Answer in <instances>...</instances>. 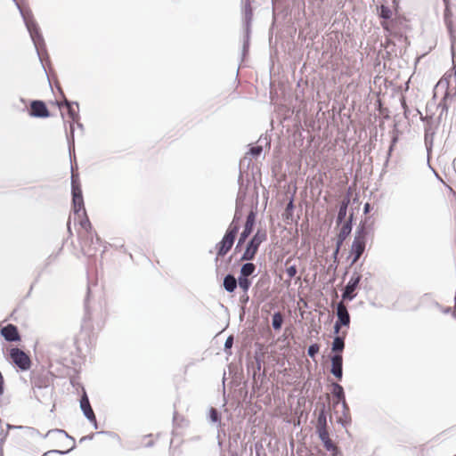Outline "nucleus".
Instances as JSON below:
<instances>
[{
  "label": "nucleus",
  "instance_id": "a19ab883",
  "mask_svg": "<svg viewBox=\"0 0 456 456\" xmlns=\"http://www.w3.org/2000/svg\"><path fill=\"white\" fill-rule=\"evenodd\" d=\"M251 280L249 278H246L244 276L238 277V285L242 289L243 292H248L251 286Z\"/></svg>",
  "mask_w": 456,
  "mask_h": 456
},
{
  "label": "nucleus",
  "instance_id": "9d476101",
  "mask_svg": "<svg viewBox=\"0 0 456 456\" xmlns=\"http://www.w3.org/2000/svg\"><path fill=\"white\" fill-rule=\"evenodd\" d=\"M28 115L36 118H46L51 116L46 103L42 100H32L29 103Z\"/></svg>",
  "mask_w": 456,
  "mask_h": 456
},
{
  "label": "nucleus",
  "instance_id": "6ab92c4d",
  "mask_svg": "<svg viewBox=\"0 0 456 456\" xmlns=\"http://www.w3.org/2000/svg\"><path fill=\"white\" fill-rule=\"evenodd\" d=\"M366 243H367V241H365V240H362L360 239L354 238V240H353V243L351 246V250H350V253L352 255V261H351L350 265H353L354 264H355L358 261V259L361 257V256L362 255V253L365 250Z\"/></svg>",
  "mask_w": 456,
  "mask_h": 456
},
{
  "label": "nucleus",
  "instance_id": "393cba45",
  "mask_svg": "<svg viewBox=\"0 0 456 456\" xmlns=\"http://www.w3.org/2000/svg\"><path fill=\"white\" fill-rule=\"evenodd\" d=\"M332 391L331 394L335 397L336 401L333 402V407L335 408L338 403H342V402H346V395L344 387L337 383L333 382L331 384Z\"/></svg>",
  "mask_w": 456,
  "mask_h": 456
},
{
  "label": "nucleus",
  "instance_id": "aec40b11",
  "mask_svg": "<svg viewBox=\"0 0 456 456\" xmlns=\"http://www.w3.org/2000/svg\"><path fill=\"white\" fill-rule=\"evenodd\" d=\"M350 204V192H348L339 202L338 211L336 218L337 225H340L345 223L347 219V208Z\"/></svg>",
  "mask_w": 456,
  "mask_h": 456
},
{
  "label": "nucleus",
  "instance_id": "680f3d73",
  "mask_svg": "<svg viewBox=\"0 0 456 456\" xmlns=\"http://www.w3.org/2000/svg\"><path fill=\"white\" fill-rule=\"evenodd\" d=\"M90 423H92V425L94 426V428L95 429L98 428V423H97V420H96V417L94 416V420H92V421H89Z\"/></svg>",
  "mask_w": 456,
  "mask_h": 456
},
{
  "label": "nucleus",
  "instance_id": "c9c22d12",
  "mask_svg": "<svg viewBox=\"0 0 456 456\" xmlns=\"http://www.w3.org/2000/svg\"><path fill=\"white\" fill-rule=\"evenodd\" d=\"M294 209H295V205H294V200H293V197H292L289 200V201L288 202V204H287V206L285 208V210H284V212L282 214V217H283L284 221L289 223V220H292Z\"/></svg>",
  "mask_w": 456,
  "mask_h": 456
},
{
  "label": "nucleus",
  "instance_id": "2eb2a0df",
  "mask_svg": "<svg viewBox=\"0 0 456 456\" xmlns=\"http://www.w3.org/2000/svg\"><path fill=\"white\" fill-rule=\"evenodd\" d=\"M331 362L330 373L338 380L343 377V356L341 354H332L330 355Z\"/></svg>",
  "mask_w": 456,
  "mask_h": 456
},
{
  "label": "nucleus",
  "instance_id": "ea45409f",
  "mask_svg": "<svg viewBox=\"0 0 456 456\" xmlns=\"http://www.w3.org/2000/svg\"><path fill=\"white\" fill-rule=\"evenodd\" d=\"M397 141H398L397 136H394L392 138V140H391V143H390L389 148H388L387 152L386 160H385L384 165H383V168H382L383 172H386V168L388 166L389 159L391 158L392 152L394 151V147H395V143L397 142Z\"/></svg>",
  "mask_w": 456,
  "mask_h": 456
},
{
  "label": "nucleus",
  "instance_id": "20e7f679",
  "mask_svg": "<svg viewBox=\"0 0 456 456\" xmlns=\"http://www.w3.org/2000/svg\"><path fill=\"white\" fill-rule=\"evenodd\" d=\"M253 18V11L250 6V3L248 1L246 2L244 5V36H243V44H242V59L246 57L249 51L250 45V35H251V22Z\"/></svg>",
  "mask_w": 456,
  "mask_h": 456
},
{
  "label": "nucleus",
  "instance_id": "4c0bfd02",
  "mask_svg": "<svg viewBox=\"0 0 456 456\" xmlns=\"http://www.w3.org/2000/svg\"><path fill=\"white\" fill-rule=\"evenodd\" d=\"M283 316L280 312H275L272 315V327L274 330H280L282 327Z\"/></svg>",
  "mask_w": 456,
  "mask_h": 456
},
{
  "label": "nucleus",
  "instance_id": "1a4fd4ad",
  "mask_svg": "<svg viewBox=\"0 0 456 456\" xmlns=\"http://www.w3.org/2000/svg\"><path fill=\"white\" fill-rule=\"evenodd\" d=\"M337 321L333 326V333H339L342 326L349 327L350 325V314L346 306L341 302L337 304L336 306Z\"/></svg>",
  "mask_w": 456,
  "mask_h": 456
},
{
  "label": "nucleus",
  "instance_id": "4d7b16f0",
  "mask_svg": "<svg viewBox=\"0 0 456 456\" xmlns=\"http://www.w3.org/2000/svg\"><path fill=\"white\" fill-rule=\"evenodd\" d=\"M345 240H346V239H343V238H341L339 236H337L336 247L335 248H341V247L343 246V243H344Z\"/></svg>",
  "mask_w": 456,
  "mask_h": 456
},
{
  "label": "nucleus",
  "instance_id": "6e6d98bb",
  "mask_svg": "<svg viewBox=\"0 0 456 456\" xmlns=\"http://www.w3.org/2000/svg\"><path fill=\"white\" fill-rule=\"evenodd\" d=\"M331 452V456H343L342 452L337 446L334 447V450L330 451Z\"/></svg>",
  "mask_w": 456,
  "mask_h": 456
},
{
  "label": "nucleus",
  "instance_id": "9b49d317",
  "mask_svg": "<svg viewBox=\"0 0 456 456\" xmlns=\"http://www.w3.org/2000/svg\"><path fill=\"white\" fill-rule=\"evenodd\" d=\"M74 106L75 105H70L69 107H67L68 115L71 118V123L69 124L70 133H69V134H67V140H68V144H69V154H71V151L74 150V145H75V140H74L75 127H74V123L77 122L79 120V118H80L78 110H75Z\"/></svg>",
  "mask_w": 456,
  "mask_h": 456
},
{
  "label": "nucleus",
  "instance_id": "423d86ee",
  "mask_svg": "<svg viewBox=\"0 0 456 456\" xmlns=\"http://www.w3.org/2000/svg\"><path fill=\"white\" fill-rule=\"evenodd\" d=\"M42 436L44 438L49 437L50 439H55V440H59V439H61V438H66V439L71 440L72 443H73L72 446L69 449L66 450V451H61V450L54 449V450H50V451L46 452L45 454L54 453V454L64 455V454H67L69 452H71L76 447L74 437L69 436L63 429H60V428L50 429L45 435H43Z\"/></svg>",
  "mask_w": 456,
  "mask_h": 456
},
{
  "label": "nucleus",
  "instance_id": "a878e982",
  "mask_svg": "<svg viewBox=\"0 0 456 456\" xmlns=\"http://www.w3.org/2000/svg\"><path fill=\"white\" fill-rule=\"evenodd\" d=\"M345 337L346 333L339 335V333H334L333 341L331 343V352L333 354H341L345 349Z\"/></svg>",
  "mask_w": 456,
  "mask_h": 456
},
{
  "label": "nucleus",
  "instance_id": "bf43d9fd",
  "mask_svg": "<svg viewBox=\"0 0 456 456\" xmlns=\"http://www.w3.org/2000/svg\"><path fill=\"white\" fill-rule=\"evenodd\" d=\"M339 251H340V248H335V249L332 253V257L334 259V262L338 261V256Z\"/></svg>",
  "mask_w": 456,
  "mask_h": 456
},
{
  "label": "nucleus",
  "instance_id": "cd10ccee",
  "mask_svg": "<svg viewBox=\"0 0 456 456\" xmlns=\"http://www.w3.org/2000/svg\"><path fill=\"white\" fill-rule=\"evenodd\" d=\"M353 223H354V212L350 213L347 220L342 224V227L340 228V231L338 234V236L346 239L352 232L353 228Z\"/></svg>",
  "mask_w": 456,
  "mask_h": 456
},
{
  "label": "nucleus",
  "instance_id": "f03ea898",
  "mask_svg": "<svg viewBox=\"0 0 456 456\" xmlns=\"http://www.w3.org/2000/svg\"><path fill=\"white\" fill-rule=\"evenodd\" d=\"M12 1L15 3L17 8L20 11V13L23 19L24 24H25V26L29 33L30 38L34 44L38 59H39L40 62L43 63L41 53H42V50L46 52V48H45V39L41 33L40 28H39L37 22L35 20L33 13L29 9L24 10L18 4V2L16 0H12ZM42 66H43L45 72L46 73L44 64H42Z\"/></svg>",
  "mask_w": 456,
  "mask_h": 456
},
{
  "label": "nucleus",
  "instance_id": "bb28decb",
  "mask_svg": "<svg viewBox=\"0 0 456 456\" xmlns=\"http://www.w3.org/2000/svg\"><path fill=\"white\" fill-rule=\"evenodd\" d=\"M237 286H238V279H236L233 274L227 273L224 277L223 287L225 291H227L228 293H232L237 289Z\"/></svg>",
  "mask_w": 456,
  "mask_h": 456
},
{
  "label": "nucleus",
  "instance_id": "79ce46f5",
  "mask_svg": "<svg viewBox=\"0 0 456 456\" xmlns=\"http://www.w3.org/2000/svg\"><path fill=\"white\" fill-rule=\"evenodd\" d=\"M320 350V345L317 343L311 344L307 348V354L310 358L314 359Z\"/></svg>",
  "mask_w": 456,
  "mask_h": 456
},
{
  "label": "nucleus",
  "instance_id": "5fc2aeb1",
  "mask_svg": "<svg viewBox=\"0 0 456 456\" xmlns=\"http://www.w3.org/2000/svg\"><path fill=\"white\" fill-rule=\"evenodd\" d=\"M400 102H401V105H402V108L404 111V115L406 116L407 115V112H408V106H407V103H406V101H405V98L404 97H402L400 99Z\"/></svg>",
  "mask_w": 456,
  "mask_h": 456
},
{
  "label": "nucleus",
  "instance_id": "13d9d810",
  "mask_svg": "<svg viewBox=\"0 0 456 456\" xmlns=\"http://www.w3.org/2000/svg\"><path fill=\"white\" fill-rule=\"evenodd\" d=\"M371 208H372V207L370 203H368V202L365 203L363 206V214L366 215V214L370 213Z\"/></svg>",
  "mask_w": 456,
  "mask_h": 456
},
{
  "label": "nucleus",
  "instance_id": "de8ad7c7",
  "mask_svg": "<svg viewBox=\"0 0 456 456\" xmlns=\"http://www.w3.org/2000/svg\"><path fill=\"white\" fill-rule=\"evenodd\" d=\"M452 16H453V13L451 9V6L449 4H447V6L444 7V21L445 22V21L452 20Z\"/></svg>",
  "mask_w": 456,
  "mask_h": 456
},
{
  "label": "nucleus",
  "instance_id": "774afa93",
  "mask_svg": "<svg viewBox=\"0 0 456 456\" xmlns=\"http://www.w3.org/2000/svg\"><path fill=\"white\" fill-rule=\"evenodd\" d=\"M444 312L445 314H448V313H450V312H451V308H450V307H447V308H445V309H444Z\"/></svg>",
  "mask_w": 456,
  "mask_h": 456
},
{
  "label": "nucleus",
  "instance_id": "f8f14e48",
  "mask_svg": "<svg viewBox=\"0 0 456 456\" xmlns=\"http://www.w3.org/2000/svg\"><path fill=\"white\" fill-rule=\"evenodd\" d=\"M33 393L38 402L45 403L51 399L53 388L48 385H42L41 382H34Z\"/></svg>",
  "mask_w": 456,
  "mask_h": 456
},
{
  "label": "nucleus",
  "instance_id": "39448f33",
  "mask_svg": "<svg viewBox=\"0 0 456 456\" xmlns=\"http://www.w3.org/2000/svg\"><path fill=\"white\" fill-rule=\"evenodd\" d=\"M362 278V275L355 269L342 291L343 300L350 302L356 297L357 293L355 291L359 288Z\"/></svg>",
  "mask_w": 456,
  "mask_h": 456
},
{
  "label": "nucleus",
  "instance_id": "412c9836",
  "mask_svg": "<svg viewBox=\"0 0 456 456\" xmlns=\"http://www.w3.org/2000/svg\"><path fill=\"white\" fill-rule=\"evenodd\" d=\"M79 404H80V409H81L84 416L86 417V419L88 421L94 420V412L91 406L89 398H88L86 391H84L83 395H81V398L79 400Z\"/></svg>",
  "mask_w": 456,
  "mask_h": 456
},
{
  "label": "nucleus",
  "instance_id": "c756f323",
  "mask_svg": "<svg viewBox=\"0 0 456 456\" xmlns=\"http://www.w3.org/2000/svg\"><path fill=\"white\" fill-rule=\"evenodd\" d=\"M318 434V436L320 440L322 441L324 448L327 451L334 450V447L336 446L333 441L330 438L328 429L327 430H321L316 432Z\"/></svg>",
  "mask_w": 456,
  "mask_h": 456
},
{
  "label": "nucleus",
  "instance_id": "c85d7f7f",
  "mask_svg": "<svg viewBox=\"0 0 456 456\" xmlns=\"http://www.w3.org/2000/svg\"><path fill=\"white\" fill-rule=\"evenodd\" d=\"M342 415L338 417V423L343 427H346L351 423L350 409L346 402H342Z\"/></svg>",
  "mask_w": 456,
  "mask_h": 456
},
{
  "label": "nucleus",
  "instance_id": "5701e85b",
  "mask_svg": "<svg viewBox=\"0 0 456 456\" xmlns=\"http://www.w3.org/2000/svg\"><path fill=\"white\" fill-rule=\"evenodd\" d=\"M444 24H445V27L447 28L449 37H450L452 63H453V66H456V61H455L456 54H455V50H454V45L456 43V31L454 28L453 20L445 21Z\"/></svg>",
  "mask_w": 456,
  "mask_h": 456
},
{
  "label": "nucleus",
  "instance_id": "7ed1b4c3",
  "mask_svg": "<svg viewBox=\"0 0 456 456\" xmlns=\"http://www.w3.org/2000/svg\"><path fill=\"white\" fill-rule=\"evenodd\" d=\"M267 239L266 231L264 229L258 228L256 233L250 238L248 241L245 250L241 255L240 261H252L260 247V245L265 241Z\"/></svg>",
  "mask_w": 456,
  "mask_h": 456
},
{
  "label": "nucleus",
  "instance_id": "e2e57ef3",
  "mask_svg": "<svg viewBox=\"0 0 456 456\" xmlns=\"http://www.w3.org/2000/svg\"><path fill=\"white\" fill-rule=\"evenodd\" d=\"M231 456H239L238 452L235 451H232V449H230Z\"/></svg>",
  "mask_w": 456,
  "mask_h": 456
},
{
  "label": "nucleus",
  "instance_id": "a18cd8bd",
  "mask_svg": "<svg viewBox=\"0 0 456 456\" xmlns=\"http://www.w3.org/2000/svg\"><path fill=\"white\" fill-rule=\"evenodd\" d=\"M58 89H59L60 93L61 94V95H62V97H63V101H62V102H61V103H59V104H58L60 108H61V107H63V106H65V107L67 108V107H69L70 105H76V107L78 109V106H79V105H78V102H72V101L68 100V99L65 97V95H64V94H63V92H62L61 88V87H59Z\"/></svg>",
  "mask_w": 456,
  "mask_h": 456
},
{
  "label": "nucleus",
  "instance_id": "f3484780",
  "mask_svg": "<svg viewBox=\"0 0 456 456\" xmlns=\"http://www.w3.org/2000/svg\"><path fill=\"white\" fill-rule=\"evenodd\" d=\"M234 240L223 236L221 240L216 244V256L215 262L217 263L220 257H224L232 248Z\"/></svg>",
  "mask_w": 456,
  "mask_h": 456
},
{
  "label": "nucleus",
  "instance_id": "72a5a7b5",
  "mask_svg": "<svg viewBox=\"0 0 456 456\" xmlns=\"http://www.w3.org/2000/svg\"><path fill=\"white\" fill-rule=\"evenodd\" d=\"M368 233L369 231L366 224L364 222H361L356 228L354 239H360L362 240L367 241Z\"/></svg>",
  "mask_w": 456,
  "mask_h": 456
},
{
  "label": "nucleus",
  "instance_id": "f257e3e1",
  "mask_svg": "<svg viewBox=\"0 0 456 456\" xmlns=\"http://www.w3.org/2000/svg\"><path fill=\"white\" fill-rule=\"evenodd\" d=\"M70 178L73 213L74 215L80 216V212H82L83 218L79 221V224L86 231V232L88 233V235H92L93 226L85 208L83 192L79 181V174L74 172L72 165Z\"/></svg>",
  "mask_w": 456,
  "mask_h": 456
},
{
  "label": "nucleus",
  "instance_id": "49530a36",
  "mask_svg": "<svg viewBox=\"0 0 456 456\" xmlns=\"http://www.w3.org/2000/svg\"><path fill=\"white\" fill-rule=\"evenodd\" d=\"M263 151V147L262 145H256V146H252L250 149H249V151H248V154L253 158V159H257L260 154L262 153Z\"/></svg>",
  "mask_w": 456,
  "mask_h": 456
},
{
  "label": "nucleus",
  "instance_id": "dca6fc26",
  "mask_svg": "<svg viewBox=\"0 0 456 456\" xmlns=\"http://www.w3.org/2000/svg\"><path fill=\"white\" fill-rule=\"evenodd\" d=\"M0 333L7 342H19L21 339L18 327L12 323L4 326Z\"/></svg>",
  "mask_w": 456,
  "mask_h": 456
},
{
  "label": "nucleus",
  "instance_id": "864d4df0",
  "mask_svg": "<svg viewBox=\"0 0 456 456\" xmlns=\"http://www.w3.org/2000/svg\"><path fill=\"white\" fill-rule=\"evenodd\" d=\"M249 300V297L248 295V292H243V294L240 297V302L242 305H246Z\"/></svg>",
  "mask_w": 456,
  "mask_h": 456
},
{
  "label": "nucleus",
  "instance_id": "e433bc0d",
  "mask_svg": "<svg viewBox=\"0 0 456 456\" xmlns=\"http://www.w3.org/2000/svg\"><path fill=\"white\" fill-rule=\"evenodd\" d=\"M377 11L379 18H381L382 20H391L393 13L389 6L381 4L380 6L377 7Z\"/></svg>",
  "mask_w": 456,
  "mask_h": 456
},
{
  "label": "nucleus",
  "instance_id": "4be33fe9",
  "mask_svg": "<svg viewBox=\"0 0 456 456\" xmlns=\"http://www.w3.org/2000/svg\"><path fill=\"white\" fill-rule=\"evenodd\" d=\"M318 407H319V413H318L317 422H316V432L328 429V424H327L328 411L326 409V405L324 403H318Z\"/></svg>",
  "mask_w": 456,
  "mask_h": 456
},
{
  "label": "nucleus",
  "instance_id": "2f4dec72",
  "mask_svg": "<svg viewBox=\"0 0 456 456\" xmlns=\"http://www.w3.org/2000/svg\"><path fill=\"white\" fill-rule=\"evenodd\" d=\"M208 419L210 423L216 424L217 427H221L222 425V415L221 412L216 408H209Z\"/></svg>",
  "mask_w": 456,
  "mask_h": 456
},
{
  "label": "nucleus",
  "instance_id": "0e129e2a",
  "mask_svg": "<svg viewBox=\"0 0 456 456\" xmlns=\"http://www.w3.org/2000/svg\"><path fill=\"white\" fill-rule=\"evenodd\" d=\"M21 427H17V426H12V425H10V424H7V428L8 429H12V428H20Z\"/></svg>",
  "mask_w": 456,
  "mask_h": 456
},
{
  "label": "nucleus",
  "instance_id": "8fccbe9b",
  "mask_svg": "<svg viewBox=\"0 0 456 456\" xmlns=\"http://www.w3.org/2000/svg\"><path fill=\"white\" fill-rule=\"evenodd\" d=\"M110 432H107V431H99V432H96V433H92V434H89L87 436H83L79 442L80 443H83L84 441H86V440H92L94 439V436L96 435H102V434H109Z\"/></svg>",
  "mask_w": 456,
  "mask_h": 456
},
{
  "label": "nucleus",
  "instance_id": "37998d69",
  "mask_svg": "<svg viewBox=\"0 0 456 456\" xmlns=\"http://www.w3.org/2000/svg\"><path fill=\"white\" fill-rule=\"evenodd\" d=\"M233 336L232 335H230L227 337L225 342H224V351L231 355L232 354V345H233Z\"/></svg>",
  "mask_w": 456,
  "mask_h": 456
},
{
  "label": "nucleus",
  "instance_id": "ddd939ff",
  "mask_svg": "<svg viewBox=\"0 0 456 456\" xmlns=\"http://www.w3.org/2000/svg\"><path fill=\"white\" fill-rule=\"evenodd\" d=\"M439 88H442V89H444V96L441 100V102L438 103V108L441 109V112H440V115H439V118H441L442 115L444 114V112H447L448 111V104H447V100L450 98V93H449V82L447 80H440L435 86L434 88V98L436 97V94H437V90Z\"/></svg>",
  "mask_w": 456,
  "mask_h": 456
},
{
  "label": "nucleus",
  "instance_id": "f704fd0d",
  "mask_svg": "<svg viewBox=\"0 0 456 456\" xmlns=\"http://www.w3.org/2000/svg\"><path fill=\"white\" fill-rule=\"evenodd\" d=\"M58 254L59 253L51 254L50 256H48V257L45 259V264L42 266L41 270L37 273V275L35 279V282H37L39 281L40 277L46 271L48 266L51 265L57 259Z\"/></svg>",
  "mask_w": 456,
  "mask_h": 456
},
{
  "label": "nucleus",
  "instance_id": "58836bf2",
  "mask_svg": "<svg viewBox=\"0 0 456 456\" xmlns=\"http://www.w3.org/2000/svg\"><path fill=\"white\" fill-rule=\"evenodd\" d=\"M243 208H244V202L236 201L235 212H234L232 221H235V222L240 224V221L243 217Z\"/></svg>",
  "mask_w": 456,
  "mask_h": 456
},
{
  "label": "nucleus",
  "instance_id": "a211bd4d",
  "mask_svg": "<svg viewBox=\"0 0 456 456\" xmlns=\"http://www.w3.org/2000/svg\"><path fill=\"white\" fill-rule=\"evenodd\" d=\"M102 243V240L96 232L92 231V235L86 234L84 239V245L88 246V248L86 252L89 256H92L97 251V246Z\"/></svg>",
  "mask_w": 456,
  "mask_h": 456
},
{
  "label": "nucleus",
  "instance_id": "09e8293b",
  "mask_svg": "<svg viewBox=\"0 0 456 456\" xmlns=\"http://www.w3.org/2000/svg\"><path fill=\"white\" fill-rule=\"evenodd\" d=\"M297 273V268L295 265H290L286 269V273L289 279L294 278L296 276Z\"/></svg>",
  "mask_w": 456,
  "mask_h": 456
},
{
  "label": "nucleus",
  "instance_id": "052dcab7",
  "mask_svg": "<svg viewBox=\"0 0 456 456\" xmlns=\"http://www.w3.org/2000/svg\"><path fill=\"white\" fill-rule=\"evenodd\" d=\"M178 417H179V415H178L177 411H174V414H173V423L174 424H176Z\"/></svg>",
  "mask_w": 456,
  "mask_h": 456
},
{
  "label": "nucleus",
  "instance_id": "473e14b6",
  "mask_svg": "<svg viewBox=\"0 0 456 456\" xmlns=\"http://www.w3.org/2000/svg\"><path fill=\"white\" fill-rule=\"evenodd\" d=\"M240 224L232 220V222L230 223L224 236H225L229 239L232 238V240L235 241L238 232L240 231Z\"/></svg>",
  "mask_w": 456,
  "mask_h": 456
},
{
  "label": "nucleus",
  "instance_id": "c03bdc74",
  "mask_svg": "<svg viewBox=\"0 0 456 456\" xmlns=\"http://www.w3.org/2000/svg\"><path fill=\"white\" fill-rule=\"evenodd\" d=\"M255 363L256 365L253 366V374H252V377L253 379H256V376L257 375V373L260 371L261 370V363H262V360H261V357L258 354H256L255 355Z\"/></svg>",
  "mask_w": 456,
  "mask_h": 456
},
{
  "label": "nucleus",
  "instance_id": "4468645a",
  "mask_svg": "<svg viewBox=\"0 0 456 456\" xmlns=\"http://www.w3.org/2000/svg\"><path fill=\"white\" fill-rule=\"evenodd\" d=\"M424 132V143L428 154V160H429L436 135V127L434 126L432 121H428V123L425 126Z\"/></svg>",
  "mask_w": 456,
  "mask_h": 456
},
{
  "label": "nucleus",
  "instance_id": "6e6552de",
  "mask_svg": "<svg viewBox=\"0 0 456 456\" xmlns=\"http://www.w3.org/2000/svg\"><path fill=\"white\" fill-rule=\"evenodd\" d=\"M256 212L250 210L247 216L246 223L244 224L242 232L240 233L238 242L235 247V251H239L241 246L245 243L246 240L253 232L254 226L256 224Z\"/></svg>",
  "mask_w": 456,
  "mask_h": 456
},
{
  "label": "nucleus",
  "instance_id": "338daca9",
  "mask_svg": "<svg viewBox=\"0 0 456 456\" xmlns=\"http://www.w3.org/2000/svg\"><path fill=\"white\" fill-rule=\"evenodd\" d=\"M76 123H77V127H78V128H80L81 130H83V129H84V126H83V124H82V123H79L78 121H77V122H76Z\"/></svg>",
  "mask_w": 456,
  "mask_h": 456
},
{
  "label": "nucleus",
  "instance_id": "b1692460",
  "mask_svg": "<svg viewBox=\"0 0 456 456\" xmlns=\"http://www.w3.org/2000/svg\"><path fill=\"white\" fill-rule=\"evenodd\" d=\"M248 183H249V180L247 178L245 181L241 171H240V175L238 177L239 190H238V193H237L236 201H240V202L245 201Z\"/></svg>",
  "mask_w": 456,
  "mask_h": 456
},
{
  "label": "nucleus",
  "instance_id": "603ef678",
  "mask_svg": "<svg viewBox=\"0 0 456 456\" xmlns=\"http://www.w3.org/2000/svg\"><path fill=\"white\" fill-rule=\"evenodd\" d=\"M240 438V434H236L233 436L230 437V449H232L233 446H237V443Z\"/></svg>",
  "mask_w": 456,
  "mask_h": 456
},
{
  "label": "nucleus",
  "instance_id": "0eeeda50",
  "mask_svg": "<svg viewBox=\"0 0 456 456\" xmlns=\"http://www.w3.org/2000/svg\"><path fill=\"white\" fill-rule=\"evenodd\" d=\"M12 362L21 371L28 370L31 367V361L28 355L18 347L11 348L9 353Z\"/></svg>",
  "mask_w": 456,
  "mask_h": 456
},
{
  "label": "nucleus",
  "instance_id": "7c9ffc66",
  "mask_svg": "<svg viewBox=\"0 0 456 456\" xmlns=\"http://www.w3.org/2000/svg\"><path fill=\"white\" fill-rule=\"evenodd\" d=\"M256 266L254 263L248 261L247 263H244L240 270L239 276H244L246 278H249V276H252L255 274Z\"/></svg>",
  "mask_w": 456,
  "mask_h": 456
},
{
  "label": "nucleus",
  "instance_id": "3c124183",
  "mask_svg": "<svg viewBox=\"0 0 456 456\" xmlns=\"http://www.w3.org/2000/svg\"><path fill=\"white\" fill-rule=\"evenodd\" d=\"M256 456H263L265 452L264 446L261 443L255 444Z\"/></svg>",
  "mask_w": 456,
  "mask_h": 456
},
{
  "label": "nucleus",
  "instance_id": "69168bd1",
  "mask_svg": "<svg viewBox=\"0 0 456 456\" xmlns=\"http://www.w3.org/2000/svg\"><path fill=\"white\" fill-rule=\"evenodd\" d=\"M200 439V436H197L191 437V441L196 442V441H199Z\"/></svg>",
  "mask_w": 456,
  "mask_h": 456
}]
</instances>
